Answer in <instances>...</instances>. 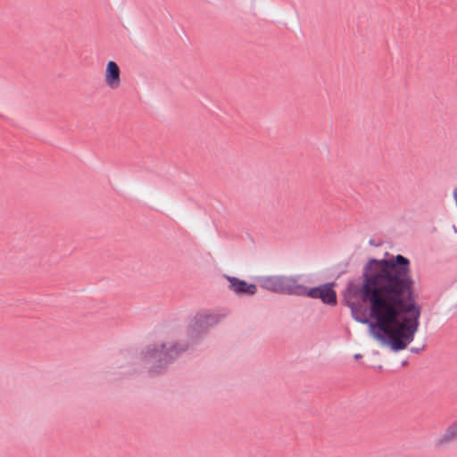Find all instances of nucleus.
I'll return each mask as SVG.
<instances>
[{
	"mask_svg": "<svg viewBox=\"0 0 457 457\" xmlns=\"http://www.w3.org/2000/svg\"><path fill=\"white\" fill-rule=\"evenodd\" d=\"M350 265V262L346 261L345 262H340L337 264V267L344 266V269L338 272L336 278H339L341 276L346 274L348 272V266Z\"/></svg>",
	"mask_w": 457,
	"mask_h": 457,
	"instance_id": "nucleus-9",
	"label": "nucleus"
},
{
	"mask_svg": "<svg viewBox=\"0 0 457 457\" xmlns=\"http://www.w3.org/2000/svg\"><path fill=\"white\" fill-rule=\"evenodd\" d=\"M188 348L187 343L177 342L170 345L165 343H154L148 345L141 352V355L143 361L148 365V373L151 376H158L164 373L168 366Z\"/></svg>",
	"mask_w": 457,
	"mask_h": 457,
	"instance_id": "nucleus-3",
	"label": "nucleus"
},
{
	"mask_svg": "<svg viewBox=\"0 0 457 457\" xmlns=\"http://www.w3.org/2000/svg\"><path fill=\"white\" fill-rule=\"evenodd\" d=\"M105 84L112 89H116L120 85V69L114 61H109L106 64Z\"/></svg>",
	"mask_w": 457,
	"mask_h": 457,
	"instance_id": "nucleus-7",
	"label": "nucleus"
},
{
	"mask_svg": "<svg viewBox=\"0 0 457 457\" xmlns=\"http://www.w3.org/2000/svg\"><path fill=\"white\" fill-rule=\"evenodd\" d=\"M353 358H354L355 360H359V359H361V358H362V355H361V353H355V354L353 355Z\"/></svg>",
	"mask_w": 457,
	"mask_h": 457,
	"instance_id": "nucleus-13",
	"label": "nucleus"
},
{
	"mask_svg": "<svg viewBox=\"0 0 457 457\" xmlns=\"http://www.w3.org/2000/svg\"><path fill=\"white\" fill-rule=\"evenodd\" d=\"M228 282V289L239 296H253L257 292V287L253 283H248L245 279L237 277L224 275L223 276Z\"/></svg>",
	"mask_w": 457,
	"mask_h": 457,
	"instance_id": "nucleus-6",
	"label": "nucleus"
},
{
	"mask_svg": "<svg viewBox=\"0 0 457 457\" xmlns=\"http://www.w3.org/2000/svg\"><path fill=\"white\" fill-rule=\"evenodd\" d=\"M453 198L455 200L456 206H457V187L453 191Z\"/></svg>",
	"mask_w": 457,
	"mask_h": 457,
	"instance_id": "nucleus-12",
	"label": "nucleus"
},
{
	"mask_svg": "<svg viewBox=\"0 0 457 457\" xmlns=\"http://www.w3.org/2000/svg\"><path fill=\"white\" fill-rule=\"evenodd\" d=\"M411 265L401 253L369 257L361 275L350 279L341 293L352 318L369 325L370 336L395 353L408 347L420 327L422 308Z\"/></svg>",
	"mask_w": 457,
	"mask_h": 457,
	"instance_id": "nucleus-1",
	"label": "nucleus"
},
{
	"mask_svg": "<svg viewBox=\"0 0 457 457\" xmlns=\"http://www.w3.org/2000/svg\"><path fill=\"white\" fill-rule=\"evenodd\" d=\"M425 348V345H423L421 347H411L410 351L413 353H420L421 351H423Z\"/></svg>",
	"mask_w": 457,
	"mask_h": 457,
	"instance_id": "nucleus-10",
	"label": "nucleus"
},
{
	"mask_svg": "<svg viewBox=\"0 0 457 457\" xmlns=\"http://www.w3.org/2000/svg\"><path fill=\"white\" fill-rule=\"evenodd\" d=\"M220 315L215 314L196 313L187 328L188 338L192 342L196 343L207 334L211 327L220 321Z\"/></svg>",
	"mask_w": 457,
	"mask_h": 457,
	"instance_id": "nucleus-5",
	"label": "nucleus"
},
{
	"mask_svg": "<svg viewBox=\"0 0 457 457\" xmlns=\"http://www.w3.org/2000/svg\"><path fill=\"white\" fill-rule=\"evenodd\" d=\"M454 441H457V420L447 427L445 433L436 443V447L440 448Z\"/></svg>",
	"mask_w": 457,
	"mask_h": 457,
	"instance_id": "nucleus-8",
	"label": "nucleus"
},
{
	"mask_svg": "<svg viewBox=\"0 0 457 457\" xmlns=\"http://www.w3.org/2000/svg\"><path fill=\"white\" fill-rule=\"evenodd\" d=\"M130 351L127 350V351H124L121 353L122 355H124V357H129L130 355Z\"/></svg>",
	"mask_w": 457,
	"mask_h": 457,
	"instance_id": "nucleus-11",
	"label": "nucleus"
},
{
	"mask_svg": "<svg viewBox=\"0 0 457 457\" xmlns=\"http://www.w3.org/2000/svg\"><path fill=\"white\" fill-rule=\"evenodd\" d=\"M406 364H407V361H403V363H402V365H403V366H404V365H406Z\"/></svg>",
	"mask_w": 457,
	"mask_h": 457,
	"instance_id": "nucleus-15",
	"label": "nucleus"
},
{
	"mask_svg": "<svg viewBox=\"0 0 457 457\" xmlns=\"http://www.w3.org/2000/svg\"><path fill=\"white\" fill-rule=\"evenodd\" d=\"M369 244H370V245H375V246H378V244H376V243H375V241H374L373 239H370V242H369Z\"/></svg>",
	"mask_w": 457,
	"mask_h": 457,
	"instance_id": "nucleus-14",
	"label": "nucleus"
},
{
	"mask_svg": "<svg viewBox=\"0 0 457 457\" xmlns=\"http://www.w3.org/2000/svg\"><path fill=\"white\" fill-rule=\"evenodd\" d=\"M297 281V277L285 275L263 276L257 278L258 285L262 288L274 294L306 296L320 300L323 304L332 307L337 304V294L335 290L337 283L336 281L326 282L312 287L298 284Z\"/></svg>",
	"mask_w": 457,
	"mask_h": 457,
	"instance_id": "nucleus-2",
	"label": "nucleus"
},
{
	"mask_svg": "<svg viewBox=\"0 0 457 457\" xmlns=\"http://www.w3.org/2000/svg\"><path fill=\"white\" fill-rule=\"evenodd\" d=\"M220 315L215 314L196 313L187 328L188 338L192 342L196 343L207 334L211 327L220 321Z\"/></svg>",
	"mask_w": 457,
	"mask_h": 457,
	"instance_id": "nucleus-4",
	"label": "nucleus"
}]
</instances>
